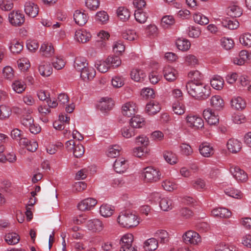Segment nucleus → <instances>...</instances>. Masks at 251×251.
I'll use <instances>...</instances> for the list:
<instances>
[{
	"label": "nucleus",
	"instance_id": "1",
	"mask_svg": "<svg viewBox=\"0 0 251 251\" xmlns=\"http://www.w3.org/2000/svg\"><path fill=\"white\" fill-rule=\"evenodd\" d=\"M186 88L188 94L197 100H205L210 95L209 86L201 82L190 81L186 83Z\"/></svg>",
	"mask_w": 251,
	"mask_h": 251
},
{
	"label": "nucleus",
	"instance_id": "2",
	"mask_svg": "<svg viewBox=\"0 0 251 251\" xmlns=\"http://www.w3.org/2000/svg\"><path fill=\"white\" fill-rule=\"evenodd\" d=\"M117 222L121 227L126 228L136 227L140 223L138 217L128 210L121 211L117 218Z\"/></svg>",
	"mask_w": 251,
	"mask_h": 251
},
{
	"label": "nucleus",
	"instance_id": "3",
	"mask_svg": "<svg viewBox=\"0 0 251 251\" xmlns=\"http://www.w3.org/2000/svg\"><path fill=\"white\" fill-rule=\"evenodd\" d=\"M142 176L146 182H156L160 179L161 174L157 169L148 167L144 169Z\"/></svg>",
	"mask_w": 251,
	"mask_h": 251
},
{
	"label": "nucleus",
	"instance_id": "4",
	"mask_svg": "<svg viewBox=\"0 0 251 251\" xmlns=\"http://www.w3.org/2000/svg\"><path fill=\"white\" fill-rule=\"evenodd\" d=\"M185 120L188 126L192 129L199 130L204 127V121L199 115L188 114L185 117Z\"/></svg>",
	"mask_w": 251,
	"mask_h": 251
},
{
	"label": "nucleus",
	"instance_id": "5",
	"mask_svg": "<svg viewBox=\"0 0 251 251\" xmlns=\"http://www.w3.org/2000/svg\"><path fill=\"white\" fill-rule=\"evenodd\" d=\"M133 235L131 233L126 234L120 240V251H135L136 249L133 246Z\"/></svg>",
	"mask_w": 251,
	"mask_h": 251
},
{
	"label": "nucleus",
	"instance_id": "6",
	"mask_svg": "<svg viewBox=\"0 0 251 251\" xmlns=\"http://www.w3.org/2000/svg\"><path fill=\"white\" fill-rule=\"evenodd\" d=\"M8 21L13 26H20L25 22L24 15L19 10H13L8 14Z\"/></svg>",
	"mask_w": 251,
	"mask_h": 251
},
{
	"label": "nucleus",
	"instance_id": "7",
	"mask_svg": "<svg viewBox=\"0 0 251 251\" xmlns=\"http://www.w3.org/2000/svg\"><path fill=\"white\" fill-rule=\"evenodd\" d=\"M184 242L186 244L197 245L201 242L200 234L194 230H188L185 232L182 236Z\"/></svg>",
	"mask_w": 251,
	"mask_h": 251
},
{
	"label": "nucleus",
	"instance_id": "8",
	"mask_svg": "<svg viewBox=\"0 0 251 251\" xmlns=\"http://www.w3.org/2000/svg\"><path fill=\"white\" fill-rule=\"evenodd\" d=\"M230 172L234 178L240 182H246L248 178L247 173L237 166L230 167Z\"/></svg>",
	"mask_w": 251,
	"mask_h": 251
},
{
	"label": "nucleus",
	"instance_id": "9",
	"mask_svg": "<svg viewBox=\"0 0 251 251\" xmlns=\"http://www.w3.org/2000/svg\"><path fill=\"white\" fill-rule=\"evenodd\" d=\"M85 226L87 229L95 232L100 231L104 227L103 223L98 219L86 221Z\"/></svg>",
	"mask_w": 251,
	"mask_h": 251
},
{
	"label": "nucleus",
	"instance_id": "10",
	"mask_svg": "<svg viewBox=\"0 0 251 251\" xmlns=\"http://www.w3.org/2000/svg\"><path fill=\"white\" fill-rule=\"evenodd\" d=\"M203 116L208 124L210 125H216L219 122L218 116L216 115L209 108L203 110Z\"/></svg>",
	"mask_w": 251,
	"mask_h": 251
},
{
	"label": "nucleus",
	"instance_id": "11",
	"mask_svg": "<svg viewBox=\"0 0 251 251\" xmlns=\"http://www.w3.org/2000/svg\"><path fill=\"white\" fill-rule=\"evenodd\" d=\"M97 203V201L91 198L85 199L81 201L78 204L77 207L81 211L90 210Z\"/></svg>",
	"mask_w": 251,
	"mask_h": 251
},
{
	"label": "nucleus",
	"instance_id": "12",
	"mask_svg": "<svg viewBox=\"0 0 251 251\" xmlns=\"http://www.w3.org/2000/svg\"><path fill=\"white\" fill-rule=\"evenodd\" d=\"M114 106L113 100L109 98H102L98 104V108L103 113L110 110Z\"/></svg>",
	"mask_w": 251,
	"mask_h": 251
},
{
	"label": "nucleus",
	"instance_id": "13",
	"mask_svg": "<svg viewBox=\"0 0 251 251\" xmlns=\"http://www.w3.org/2000/svg\"><path fill=\"white\" fill-rule=\"evenodd\" d=\"M96 75L95 69L88 65L80 72V77L84 81L92 80Z\"/></svg>",
	"mask_w": 251,
	"mask_h": 251
},
{
	"label": "nucleus",
	"instance_id": "14",
	"mask_svg": "<svg viewBox=\"0 0 251 251\" xmlns=\"http://www.w3.org/2000/svg\"><path fill=\"white\" fill-rule=\"evenodd\" d=\"M114 169L117 173H123L128 168L127 161L122 157L116 159L113 164Z\"/></svg>",
	"mask_w": 251,
	"mask_h": 251
},
{
	"label": "nucleus",
	"instance_id": "15",
	"mask_svg": "<svg viewBox=\"0 0 251 251\" xmlns=\"http://www.w3.org/2000/svg\"><path fill=\"white\" fill-rule=\"evenodd\" d=\"M137 112V106L133 102H128L122 106V113L128 117H131Z\"/></svg>",
	"mask_w": 251,
	"mask_h": 251
},
{
	"label": "nucleus",
	"instance_id": "16",
	"mask_svg": "<svg viewBox=\"0 0 251 251\" xmlns=\"http://www.w3.org/2000/svg\"><path fill=\"white\" fill-rule=\"evenodd\" d=\"M25 12L28 16L34 18L38 14V7L34 3L31 1H27L25 4Z\"/></svg>",
	"mask_w": 251,
	"mask_h": 251
},
{
	"label": "nucleus",
	"instance_id": "17",
	"mask_svg": "<svg viewBox=\"0 0 251 251\" xmlns=\"http://www.w3.org/2000/svg\"><path fill=\"white\" fill-rule=\"evenodd\" d=\"M226 12L231 17H239L242 15L243 10L237 2H233L228 6Z\"/></svg>",
	"mask_w": 251,
	"mask_h": 251
},
{
	"label": "nucleus",
	"instance_id": "18",
	"mask_svg": "<svg viewBox=\"0 0 251 251\" xmlns=\"http://www.w3.org/2000/svg\"><path fill=\"white\" fill-rule=\"evenodd\" d=\"M74 19L76 24L82 26L87 22L88 17L84 11L77 10L74 14Z\"/></svg>",
	"mask_w": 251,
	"mask_h": 251
},
{
	"label": "nucleus",
	"instance_id": "19",
	"mask_svg": "<svg viewBox=\"0 0 251 251\" xmlns=\"http://www.w3.org/2000/svg\"><path fill=\"white\" fill-rule=\"evenodd\" d=\"M163 75L166 80L169 82L174 81L178 76L177 71L170 66H166L164 68Z\"/></svg>",
	"mask_w": 251,
	"mask_h": 251
},
{
	"label": "nucleus",
	"instance_id": "20",
	"mask_svg": "<svg viewBox=\"0 0 251 251\" xmlns=\"http://www.w3.org/2000/svg\"><path fill=\"white\" fill-rule=\"evenodd\" d=\"M130 75L131 78L136 82H142L146 77L145 72L138 68L132 69Z\"/></svg>",
	"mask_w": 251,
	"mask_h": 251
},
{
	"label": "nucleus",
	"instance_id": "21",
	"mask_svg": "<svg viewBox=\"0 0 251 251\" xmlns=\"http://www.w3.org/2000/svg\"><path fill=\"white\" fill-rule=\"evenodd\" d=\"M227 150L232 153L239 152L242 148V143L237 139H230L226 143Z\"/></svg>",
	"mask_w": 251,
	"mask_h": 251
},
{
	"label": "nucleus",
	"instance_id": "22",
	"mask_svg": "<svg viewBox=\"0 0 251 251\" xmlns=\"http://www.w3.org/2000/svg\"><path fill=\"white\" fill-rule=\"evenodd\" d=\"M75 38L78 42L85 43L91 39V34L86 30H78L75 32Z\"/></svg>",
	"mask_w": 251,
	"mask_h": 251
},
{
	"label": "nucleus",
	"instance_id": "23",
	"mask_svg": "<svg viewBox=\"0 0 251 251\" xmlns=\"http://www.w3.org/2000/svg\"><path fill=\"white\" fill-rule=\"evenodd\" d=\"M161 110L159 103L156 101L151 100L149 102L146 106V112L150 115H153L159 112Z\"/></svg>",
	"mask_w": 251,
	"mask_h": 251
},
{
	"label": "nucleus",
	"instance_id": "24",
	"mask_svg": "<svg viewBox=\"0 0 251 251\" xmlns=\"http://www.w3.org/2000/svg\"><path fill=\"white\" fill-rule=\"evenodd\" d=\"M40 52L42 55L46 57H50L54 52V50L51 43L45 42L41 46Z\"/></svg>",
	"mask_w": 251,
	"mask_h": 251
},
{
	"label": "nucleus",
	"instance_id": "25",
	"mask_svg": "<svg viewBox=\"0 0 251 251\" xmlns=\"http://www.w3.org/2000/svg\"><path fill=\"white\" fill-rule=\"evenodd\" d=\"M211 214L216 217L228 218L231 216V212L226 208H215L211 211Z\"/></svg>",
	"mask_w": 251,
	"mask_h": 251
},
{
	"label": "nucleus",
	"instance_id": "26",
	"mask_svg": "<svg viewBox=\"0 0 251 251\" xmlns=\"http://www.w3.org/2000/svg\"><path fill=\"white\" fill-rule=\"evenodd\" d=\"M210 105L214 109L220 110L224 106V101L221 96L215 95L212 96L210 99Z\"/></svg>",
	"mask_w": 251,
	"mask_h": 251
},
{
	"label": "nucleus",
	"instance_id": "27",
	"mask_svg": "<svg viewBox=\"0 0 251 251\" xmlns=\"http://www.w3.org/2000/svg\"><path fill=\"white\" fill-rule=\"evenodd\" d=\"M201 154L205 157H209L214 154L213 148L207 143H202L199 146Z\"/></svg>",
	"mask_w": 251,
	"mask_h": 251
},
{
	"label": "nucleus",
	"instance_id": "28",
	"mask_svg": "<svg viewBox=\"0 0 251 251\" xmlns=\"http://www.w3.org/2000/svg\"><path fill=\"white\" fill-rule=\"evenodd\" d=\"M231 105L232 108L238 110H242L246 107V102L242 97L237 96L232 99Z\"/></svg>",
	"mask_w": 251,
	"mask_h": 251
},
{
	"label": "nucleus",
	"instance_id": "29",
	"mask_svg": "<svg viewBox=\"0 0 251 251\" xmlns=\"http://www.w3.org/2000/svg\"><path fill=\"white\" fill-rule=\"evenodd\" d=\"M88 63L86 58L82 56H78L75 58L74 63V68L78 71H82L86 66Z\"/></svg>",
	"mask_w": 251,
	"mask_h": 251
},
{
	"label": "nucleus",
	"instance_id": "30",
	"mask_svg": "<svg viewBox=\"0 0 251 251\" xmlns=\"http://www.w3.org/2000/svg\"><path fill=\"white\" fill-rule=\"evenodd\" d=\"M163 156L164 160L171 165H175L177 162L178 159L176 155L172 151H164Z\"/></svg>",
	"mask_w": 251,
	"mask_h": 251
},
{
	"label": "nucleus",
	"instance_id": "31",
	"mask_svg": "<svg viewBox=\"0 0 251 251\" xmlns=\"http://www.w3.org/2000/svg\"><path fill=\"white\" fill-rule=\"evenodd\" d=\"M38 71L41 75L49 76L52 74V69L49 63L43 62L39 65Z\"/></svg>",
	"mask_w": 251,
	"mask_h": 251
},
{
	"label": "nucleus",
	"instance_id": "32",
	"mask_svg": "<svg viewBox=\"0 0 251 251\" xmlns=\"http://www.w3.org/2000/svg\"><path fill=\"white\" fill-rule=\"evenodd\" d=\"M4 239L8 244L14 245L19 242L20 236L17 233L11 232L5 234Z\"/></svg>",
	"mask_w": 251,
	"mask_h": 251
},
{
	"label": "nucleus",
	"instance_id": "33",
	"mask_svg": "<svg viewBox=\"0 0 251 251\" xmlns=\"http://www.w3.org/2000/svg\"><path fill=\"white\" fill-rule=\"evenodd\" d=\"M158 241L155 238H151L144 243V248L147 251H153L158 247Z\"/></svg>",
	"mask_w": 251,
	"mask_h": 251
},
{
	"label": "nucleus",
	"instance_id": "34",
	"mask_svg": "<svg viewBox=\"0 0 251 251\" xmlns=\"http://www.w3.org/2000/svg\"><path fill=\"white\" fill-rule=\"evenodd\" d=\"M173 203L171 199L168 198H162L159 202L160 208L165 211H169L173 207Z\"/></svg>",
	"mask_w": 251,
	"mask_h": 251
},
{
	"label": "nucleus",
	"instance_id": "35",
	"mask_svg": "<svg viewBox=\"0 0 251 251\" xmlns=\"http://www.w3.org/2000/svg\"><path fill=\"white\" fill-rule=\"evenodd\" d=\"M134 17L136 21L139 23H145L149 17V14L142 9H137L135 11Z\"/></svg>",
	"mask_w": 251,
	"mask_h": 251
},
{
	"label": "nucleus",
	"instance_id": "36",
	"mask_svg": "<svg viewBox=\"0 0 251 251\" xmlns=\"http://www.w3.org/2000/svg\"><path fill=\"white\" fill-rule=\"evenodd\" d=\"M130 124L133 128H141L145 125V122L143 118L137 115L131 118Z\"/></svg>",
	"mask_w": 251,
	"mask_h": 251
},
{
	"label": "nucleus",
	"instance_id": "37",
	"mask_svg": "<svg viewBox=\"0 0 251 251\" xmlns=\"http://www.w3.org/2000/svg\"><path fill=\"white\" fill-rule=\"evenodd\" d=\"M114 210V208L107 204H102L100 208L101 215L106 218L110 217L113 214Z\"/></svg>",
	"mask_w": 251,
	"mask_h": 251
},
{
	"label": "nucleus",
	"instance_id": "38",
	"mask_svg": "<svg viewBox=\"0 0 251 251\" xmlns=\"http://www.w3.org/2000/svg\"><path fill=\"white\" fill-rule=\"evenodd\" d=\"M224 80L219 75L214 76L210 81L211 86L216 90L221 89L224 85Z\"/></svg>",
	"mask_w": 251,
	"mask_h": 251
},
{
	"label": "nucleus",
	"instance_id": "39",
	"mask_svg": "<svg viewBox=\"0 0 251 251\" xmlns=\"http://www.w3.org/2000/svg\"><path fill=\"white\" fill-rule=\"evenodd\" d=\"M172 110L175 114L181 115L185 112V106L178 101H175L173 103Z\"/></svg>",
	"mask_w": 251,
	"mask_h": 251
},
{
	"label": "nucleus",
	"instance_id": "40",
	"mask_svg": "<svg viewBox=\"0 0 251 251\" xmlns=\"http://www.w3.org/2000/svg\"><path fill=\"white\" fill-rule=\"evenodd\" d=\"M177 48L182 51L188 50L191 46L190 42L185 39H178L176 41Z\"/></svg>",
	"mask_w": 251,
	"mask_h": 251
},
{
	"label": "nucleus",
	"instance_id": "41",
	"mask_svg": "<svg viewBox=\"0 0 251 251\" xmlns=\"http://www.w3.org/2000/svg\"><path fill=\"white\" fill-rule=\"evenodd\" d=\"M155 236L161 243H167L169 240L168 233L164 230H157L155 233Z\"/></svg>",
	"mask_w": 251,
	"mask_h": 251
},
{
	"label": "nucleus",
	"instance_id": "42",
	"mask_svg": "<svg viewBox=\"0 0 251 251\" xmlns=\"http://www.w3.org/2000/svg\"><path fill=\"white\" fill-rule=\"evenodd\" d=\"M222 25L229 29L233 30L238 27L239 23L236 19H226L223 21Z\"/></svg>",
	"mask_w": 251,
	"mask_h": 251
},
{
	"label": "nucleus",
	"instance_id": "43",
	"mask_svg": "<svg viewBox=\"0 0 251 251\" xmlns=\"http://www.w3.org/2000/svg\"><path fill=\"white\" fill-rule=\"evenodd\" d=\"M193 19L195 23L201 25H205L209 23L208 18L199 12L196 13L194 14Z\"/></svg>",
	"mask_w": 251,
	"mask_h": 251
},
{
	"label": "nucleus",
	"instance_id": "44",
	"mask_svg": "<svg viewBox=\"0 0 251 251\" xmlns=\"http://www.w3.org/2000/svg\"><path fill=\"white\" fill-rule=\"evenodd\" d=\"M12 88L15 92L20 94L25 91L26 86L23 81L17 80L12 83Z\"/></svg>",
	"mask_w": 251,
	"mask_h": 251
},
{
	"label": "nucleus",
	"instance_id": "45",
	"mask_svg": "<svg viewBox=\"0 0 251 251\" xmlns=\"http://www.w3.org/2000/svg\"><path fill=\"white\" fill-rule=\"evenodd\" d=\"M96 67L99 72L102 73H104L108 71L110 66L107 61V59H106L105 60H100L98 61L97 63Z\"/></svg>",
	"mask_w": 251,
	"mask_h": 251
},
{
	"label": "nucleus",
	"instance_id": "46",
	"mask_svg": "<svg viewBox=\"0 0 251 251\" xmlns=\"http://www.w3.org/2000/svg\"><path fill=\"white\" fill-rule=\"evenodd\" d=\"M117 13L119 18L123 21L127 20L130 17L129 11L126 8L123 7H119Z\"/></svg>",
	"mask_w": 251,
	"mask_h": 251
},
{
	"label": "nucleus",
	"instance_id": "47",
	"mask_svg": "<svg viewBox=\"0 0 251 251\" xmlns=\"http://www.w3.org/2000/svg\"><path fill=\"white\" fill-rule=\"evenodd\" d=\"M23 49V45L21 42L13 41L9 46L10 51L13 53H19Z\"/></svg>",
	"mask_w": 251,
	"mask_h": 251
},
{
	"label": "nucleus",
	"instance_id": "48",
	"mask_svg": "<svg viewBox=\"0 0 251 251\" xmlns=\"http://www.w3.org/2000/svg\"><path fill=\"white\" fill-rule=\"evenodd\" d=\"M121 148L117 145H114L108 148L107 151V155L108 157L115 158L119 156Z\"/></svg>",
	"mask_w": 251,
	"mask_h": 251
},
{
	"label": "nucleus",
	"instance_id": "49",
	"mask_svg": "<svg viewBox=\"0 0 251 251\" xmlns=\"http://www.w3.org/2000/svg\"><path fill=\"white\" fill-rule=\"evenodd\" d=\"M225 194L233 198L240 199L242 197V193L239 190L232 188H227L225 190Z\"/></svg>",
	"mask_w": 251,
	"mask_h": 251
},
{
	"label": "nucleus",
	"instance_id": "50",
	"mask_svg": "<svg viewBox=\"0 0 251 251\" xmlns=\"http://www.w3.org/2000/svg\"><path fill=\"white\" fill-rule=\"evenodd\" d=\"M175 20L172 15L164 16L161 19V25L165 28L168 27L175 24Z\"/></svg>",
	"mask_w": 251,
	"mask_h": 251
},
{
	"label": "nucleus",
	"instance_id": "51",
	"mask_svg": "<svg viewBox=\"0 0 251 251\" xmlns=\"http://www.w3.org/2000/svg\"><path fill=\"white\" fill-rule=\"evenodd\" d=\"M163 188L168 191H172L177 188V185L175 182L171 180H165L162 183Z\"/></svg>",
	"mask_w": 251,
	"mask_h": 251
},
{
	"label": "nucleus",
	"instance_id": "52",
	"mask_svg": "<svg viewBox=\"0 0 251 251\" xmlns=\"http://www.w3.org/2000/svg\"><path fill=\"white\" fill-rule=\"evenodd\" d=\"M239 41L243 46L248 47H251V34L249 33L243 34L240 36Z\"/></svg>",
	"mask_w": 251,
	"mask_h": 251
},
{
	"label": "nucleus",
	"instance_id": "53",
	"mask_svg": "<svg viewBox=\"0 0 251 251\" xmlns=\"http://www.w3.org/2000/svg\"><path fill=\"white\" fill-rule=\"evenodd\" d=\"M221 44L225 50H229L233 47L234 43L232 39L224 37L221 39Z\"/></svg>",
	"mask_w": 251,
	"mask_h": 251
},
{
	"label": "nucleus",
	"instance_id": "54",
	"mask_svg": "<svg viewBox=\"0 0 251 251\" xmlns=\"http://www.w3.org/2000/svg\"><path fill=\"white\" fill-rule=\"evenodd\" d=\"M19 68L23 71H26L30 66L29 60L26 58H22L17 61Z\"/></svg>",
	"mask_w": 251,
	"mask_h": 251
},
{
	"label": "nucleus",
	"instance_id": "55",
	"mask_svg": "<svg viewBox=\"0 0 251 251\" xmlns=\"http://www.w3.org/2000/svg\"><path fill=\"white\" fill-rule=\"evenodd\" d=\"M11 114V108L6 105H1L0 106V119H4L7 118Z\"/></svg>",
	"mask_w": 251,
	"mask_h": 251
},
{
	"label": "nucleus",
	"instance_id": "56",
	"mask_svg": "<svg viewBox=\"0 0 251 251\" xmlns=\"http://www.w3.org/2000/svg\"><path fill=\"white\" fill-rule=\"evenodd\" d=\"M215 251H238L235 247L229 246L223 243L217 244L215 248Z\"/></svg>",
	"mask_w": 251,
	"mask_h": 251
},
{
	"label": "nucleus",
	"instance_id": "57",
	"mask_svg": "<svg viewBox=\"0 0 251 251\" xmlns=\"http://www.w3.org/2000/svg\"><path fill=\"white\" fill-rule=\"evenodd\" d=\"M2 75L4 78L11 80L14 77V71L10 66L5 67L2 70Z\"/></svg>",
	"mask_w": 251,
	"mask_h": 251
},
{
	"label": "nucleus",
	"instance_id": "58",
	"mask_svg": "<svg viewBox=\"0 0 251 251\" xmlns=\"http://www.w3.org/2000/svg\"><path fill=\"white\" fill-rule=\"evenodd\" d=\"M141 95L146 99H153L155 97L153 89L148 87L143 88L141 91Z\"/></svg>",
	"mask_w": 251,
	"mask_h": 251
},
{
	"label": "nucleus",
	"instance_id": "59",
	"mask_svg": "<svg viewBox=\"0 0 251 251\" xmlns=\"http://www.w3.org/2000/svg\"><path fill=\"white\" fill-rule=\"evenodd\" d=\"M188 75L192 79L191 81H193L195 82H199V81L201 80L202 78L201 73L197 70L190 71Z\"/></svg>",
	"mask_w": 251,
	"mask_h": 251
},
{
	"label": "nucleus",
	"instance_id": "60",
	"mask_svg": "<svg viewBox=\"0 0 251 251\" xmlns=\"http://www.w3.org/2000/svg\"><path fill=\"white\" fill-rule=\"evenodd\" d=\"M109 19L107 13L104 11H99L96 14V20L101 24H105Z\"/></svg>",
	"mask_w": 251,
	"mask_h": 251
},
{
	"label": "nucleus",
	"instance_id": "61",
	"mask_svg": "<svg viewBox=\"0 0 251 251\" xmlns=\"http://www.w3.org/2000/svg\"><path fill=\"white\" fill-rule=\"evenodd\" d=\"M111 83L113 87L120 88L124 85L125 80L123 77L116 76L112 78Z\"/></svg>",
	"mask_w": 251,
	"mask_h": 251
},
{
	"label": "nucleus",
	"instance_id": "62",
	"mask_svg": "<svg viewBox=\"0 0 251 251\" xmlns=\"http://www.w3.org/2000/svg\"><path fill=\"white\" fill-rule=\"evenodd\" d=\"M123 38L129 41H133L137 37L136 32L132 30H127L122 34Z\"/></svg>",
	"mask_w": 251,
	"mask_h": 251
},
{
	"label": "nucleus",
	"instance_id": "63",
	"mask_svg": "<svg viewBox=\"0 0 251 251\" xmlns=\"http://www.w3.org/2000/svg\"><path fill=\"white\" fill-rule=\"evenodd\" d=\"M107 59L110 67H117L121 64V60L120 57L117 56H109Z\"/></svg>",
	"mask_w": 251,
	"mask_h": 251
},
{
	"label": "nucleus",
	"instance_id": "64",
	"mask_svg": "<svg viewBox=\"0 0 251 251\" xmlns=\"http://www.w3.org/2000/svg\"><path fill=\"white\" fill-rule=\"evenodd\" d=\"M122 136L126 138H129L134 135V130L130 126H125L121 129Z\"/></svg>",
	"mask_w": 251,
	"mask_h": 251
}]
</instances>
